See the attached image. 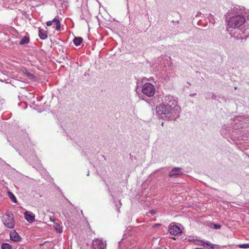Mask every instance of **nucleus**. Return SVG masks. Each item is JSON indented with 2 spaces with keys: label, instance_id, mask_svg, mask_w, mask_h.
Masks as SVG:
<instances>
[{
  "label": "nucleus",
  "instance_id": "16",
  "mask_svg": "<svg viewBox=\"0 0 249 249\" xmlns=\"http://www.w3.org/2000/svg\"><path fill=\"white\" fill-rule=\"evenodd\" d=\"M29 42V39L27 36H24L19 42V44L23 45L28 43Z\"/></svg>",
  "mask_w": 249,
  "mask_h": 249
},
{
  "label": "nucleus",
  "instance_id": "6",
  "mask_svg": "<svg viewBox=\"0 0 249 249\" xmlns=\"http://www.w3.org/2000/svg\"><path fill=\"white\" fill-rule=\"evenodd\" d=\"M92 247L94 249H106V244L103 240L97 239L93 240Z\"/></svg>",
  "mask_w": 249,
  "mask_h": 249
},
{
  "label": "nucleus",
  "instance_id": "1",
  "mask_svg": "<svg viewBox=\"0 0 249 249\" xmlns=\"http://www.w3.org/2000/svg\"><path fill=\"white\" fill-rule=\"evenodd\" d=\"M246 19L243 16H236L231 18L229 22L228 25L230 28H235L241 26L245 22Z\"/></svg>",
  "mask_w": 249,
  "mask_h": 249
},
{
  "label": "nucleus",
  "instance_id": "18",
  "mask_svg": "<svg viewBox=\"0 0 249 249\" xmlns=\"http://www.w3.org/2000/svg\"><path fill=\"white\" fill-rule=\"evenodd\" d=\"M8 196L9 197H10V198L14 202V203H17V199L15 197V196H14V195L11 193V192H9L8 193Z\"/></svg>",
  "mask_w": 249,
  "mask_h": 249
},
{
  "label": "nucleus",
  "instance_id": "23",
  "mask_svg": "<svg viewBox=\"0 0 249 249\" xmlns=\"http://www.w3.org/2000/svg\"><path fill=\"white\" fill-rule=\"evenodd\" d=\"M50 221L53 222H54V219L52 217H51L50 218Z\"/></svg>",
  "mask_w": 249,
  "mask_h": 249
},
{
  "label": "nucleus",
  "instance_id": "26",
  "mask_svg": "<svg viewBox=\"0 0 249 249\" xmlns=\"http://www.w3.org/2000/svg\"><path fill=\"white\" fill-rule=\"evenodd\" d=\"M33 167H36V166H35V165H34V164H33Z\"/></svg>",
  "mask_w": 249,
  "mask_h": 249
},
{
  "label": "nucleus",
  "instance_id": "21",
  "mask_svg": "<svg viewBox=\"0 0 249 249\" xmlns=\"http://www.w3.org/2000/svg\"><path fill=\"white\" fill-rule=\"evenodd\" d=\"M150 213L152 215H154L156 213V211L154 210L150 211Z\"/></svg>",
  "mask_w": 249,
  "mask_h": 249
},
{
  "label": "nucleus",
  "instance_id": "17",
  "mask_svg": "<svg viewBox=\"0 0 249 249\" xmlns=\"http://www.w3.org/2000/svg\"><path fill=\"white\" fill-rule=\"evenodd\" d=\"M1 249H11V246L8 243H3L1 245Z\"/></svg>",
  "mask_w": 249,
  "mask_h": 249
},
{
  "label": "nucleus",
  "instance_id": "12",
  "mask_svg": "<svg viewBox=\"0 0 249 249\" xmlns=\"http://www.w3.org/2000/svg\"><path fill=\"white\" fill-rule=\"evenodd\" d=\"M39 36L41 39H45L48 37V33L43 29H39Z\"/></svg>",
  "mask_w": 249,
  "mask_h": 249
},
{
  "label": "nucleus",
  "instance_id": "8",
  "mask_svg": "<svg viewBox=\"0 0 249 249\" xmlns=\"http://www.w3.org/2000/svg\"><path fill=\"white\" fill-rule=\"evenodd\" d=\"M24 217L29 223H32L35 220V215L31 212L26 211L24 213Z\"/></svg>",
  "mask_w": 249,
  "mask_h": 249
},
{
  "label": "nucleus",
  "instance_id": "11",
  "mask_svg": "<svg viewBox=\"0 0 249 249\" xmlns=\"http://www.w3.org/2000/svg\"><path fill=\"white\" fill-rule=\"evenodd\" d=\"M200 246H203V247H209L210 249H214L215 247V245L212 244L209 241H205L203 240L200 241V243L199 244Z\"/></svg>",
  "mask_w": 249,
  "mask_h": 249
},
{
  "label": "nucleus",
  "instance_id": "5",
  "mask_svg": "<svg viewBox=\"0 0 249 249\" xmlns=\"http://www.w3.org/2000/svg\"><path fill=\"white\" fill-rule=\"evenodd\" d=\"M169 233L174 236L181 234L182 231L179 226L171 224L169 227Z\"/></svg>",
  "mask_w": 249,
  "mask_h": 249
},
{
  "label": "nucleus",
  "instance_id": "10",
  "mask_svg": "<svg viewBox=\"0 0 249 249\" xmlns=\"http://www.w3.org/2000/svg\"><path fill=\"white\" fill-rule=\"evenodd\" d=\"M54 23L56 25V30L57 31H60L61 27V23L59 19L54 18L52 21H48L46 22L47 26H50L52 25L53 23Z\"/></svg>",
  "mask_w": 249,
  "mask_h": 249
},
{
  "label": "nucleus",
  "instance_id": "15",
  "mask_svg": "<svg viewBox=\"0 0 249 249\" xmlns=\"http://www.w3.org/2000/svg\"><path fill=\"white\" fill-rule=\"evenodd\" d=\"M83 38L81 37H76L73 39L74 44L76 46L79 45L82 42Z\"/></svg>",
  "mask_w": 249,
  "mask_h": 249
},
{
  "label": "nucleus",
  "instance_id": "24",
  "mask_svg": "<svg viewBox=\"0 0 249 249\" xmlns=\"http://www.w3.org/2000/svg\"><path fill=\"white\" fill-rule=\"evenodd\" d=\"M89 172L87 174V176H89Z\"/></svg>",
  "mask_w": 249,
  "mask_h": 249
},
{
  "label": "nucleus",
  "instance_id": "19",
  "mask_svg": "<svg viewBox=\"0 0 249 249\" xmlns=\"http://www.w3.org/2000/svg\"><path fill=\"white\" fill-rule=\"evenodd\" d=\"M238 247L242 249H247L249 248V243L246 244H240L238 245Z\"/></svg>",
  "mask_w": 249,
  "mask_h": 249
},
{
  "label": "nucleus",
  "instance_id": "4",
  "mask_svg": "<svg viewBox=\"0 0 249 249\" xmlns=\"http://www.w3.org/2000/svg\"><path fill=\"white\" fill-rule=\"evenodd\" d=\"M142 92L148 97L153 96L155 92V87L150 83H145L143 86Z\"/></svg>",
  "mask_w": 249,
  "mask_h": 249
},
{
  "label": "nucleus",
  "instance_id": "13",
  "mask_svg": "<svg viewBox=\"0 0 249 249\" xmlns=\"http://www.w3.org/2000/svg\"><path fill=\"white\" fill-rule=\"evenodd\" d=\"M22 73L27 75L30 79H34L36 78V76L30 73L26 69L22 70Z\"/></svg>",
  "mask_w": 249,
  "mask_h": 249
},
{
  "label": "nucleus",
  "instance_id": "9",
  "mask_svg": "<svg viewBox=\"0 0 249 249\" xmlns=\"http://www.w3.org/2000/svg\"><path fill=\"white\" fill-rule=\"evenodd\" d=\"M10 239L14 242H19L20 241L21 238L19 235L18 233L15 230L12 231L10 233Z\"/></svg>",
  "mask_w": 249,
  "mask_h": 249
},
{
  "label": "nucleus",
  "instance_id": "7",
  "mask_svg": "<svg viewBox=\"0 0 249 249\" xmlns=\"http://www.w3.org/2000/svg\"><path fill=\"white\" fill-rule=\"evenodd\" d=\"M182 169L180 167L173 168L169 173V176L172 178H178L182 174Z\"/></svg>",
  "mask_w": 249,
  "mask_h": 249
},
{
  "label": "nucleus",
  "instance_id": "22",
  "mask_svg": "<svg viewBox=\"0 0 249 249\" xmlns=\"http://www.w3.org/2000/svg\"><path fill=\"white\" fill-rule=\"evenodd\" d=\"M160 225H161L160 224H156L153 227L154 228H157V227H158L160 226Z\"/></svg>",
  "mask_w": 249,
  "mask_h": 249
},
{
  "label": "nucleus",
  "instance_id": "2",
  "mask_svg": "<svg viewBox=\"0 0 249 249\" xmlns=\"http://www.w3.org/2000/svg\"><path fill=\"white\" fill-rule=\"evenodd\" d=\"M13 214L11 212H7L2 217V221L4 225L10 229H13L15 226V222L13 219Z\"/></svg>",
  "mask_w": 249,
  "mask_h": 249
},
{
  "label": "nucleus",
  "instance_id": "14",
  "mask_svg": "<svg viewBox=\"0 0 249 249\" xmlns=\"http://www.w3.org/2000/svg\"><path fill=\"white\" fill-rule=\"evenodd\" d=\"M53 227L55 230L59 233H61L62 232V227L60 226V225L57 223L54 222Z\"/></svg>",
  "mask_w": 249,
  "mask_h": 249
},
{
  "label": "nucleus",
  "instance_id": "25",
  "mask_svg": "<svg viewBox=\"0 0 249 249\" xmlns=\"http://www.w3.org/2000/svg\"><path fill=\"white\" fill-rule=\"evenodd\" d=\"M161 125H162V126H163V122L161 123Z\"/></svg>",
  "mask_w": 249,
  "mask_h": 249
},
{
  "label": "nucleus",
  "instance_id": "3",
  "mask_svg": "<svg viewBox=\"0 0 249 249\" xmlns=\"http://www.w3.org/2000/svg\"><path fill=\"white\" fill-rule=\"evenodd\" d=\"M172 108L171 106L160 104L156 107V112L159 116L168 115L171 113Z\"/></svg>",
  "mask_w": 249,
  "mask_h": 249
},
{
  "label": "nucleus",
  "instance_id": "20",
  "mask_svg": "<svg viewBox=\"0 0 249 249\" xmlns=\"http://www.w3.org/2000/svg\"><path fill=\"white\" fill-rule=\"evenodd\" d=\"M213 228L215 229H220L221 228V226L220 225L213 224Z\"/></svg>",
  "mask_w": 249,
  "mask_h": 249
}]
</instances>
